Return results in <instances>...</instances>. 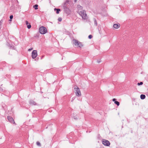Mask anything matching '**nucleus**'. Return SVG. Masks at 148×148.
<instances>
[{
  "label": "nucleus",
  "mask_w": 148,
  "mask_h": 148,
  "mask_svg": "<svg viewBox=\"0 0 148 148\" xmlns=\"http://www.w3.org/2000/svg\"><path fill=\"white\" fill-rule=\"evenodd\" d=\"M26 24L27 25V27L28 28L30 29L31 27V25L27 21H26Z\"/></svg>",
  "instance_id": "9"
},
{
  "label": "nucleus",
  "mask_w": 148,
  "mask_h": 148,
  "mask_svg": "<svg viewBox=\"0 0 148 148\" xmlns=\"http://www.w3.org/2000/svg\"><path fill=\"white\" fill-rule=\"evenodd\" d=\"M114 103L115 104H116L117 106H119V104H120L119 102L117 101H115Z\"/></svg>",
  "instance_id": "13"
},
{
  "label": "nucleus",
  "mask_w": 148,
  "mask_h": 148,
  "mask_svg": "<svg viewBox=\"0 0 148 148\" xmlns=\"http://www.w3.org/2000/svg\"><path fill=\"white\" fill-rule=\"evenodd\" d=\"M74 89L75 91V94L77 96L79 97L81 95V93L79 89L77 86L75 87Z\"/></svg>",
  "instance_id": "4"
},
{
  "label": "nucleus",
  "mask_w": 148,
  "mask_h": 148,
  "mask_svg": "<svg viewBox=\"0 0 148 148\" xmlns=\"http://www.w3.org/2000/svg\"><path fill=\"white\" fill-rule=\"evenodd\" d=\"M73 44L75 45V46H78L79 47H82L83 46L82 43L79 41L77 40L74 39L73 40Z\"/></svg>",
  "instance_id": "2"
},
{
  "label": "nucleus",
  "mask_w": 148,
  "mask_h": 148,
  "mask_svg": "<svg viewBox=\"0 0 148 148\" xmlns=\"http://www.w3.org/2000/svg\"><path fill=\"white\" fill-rule=\"evenodd\" d=\"M103 144L106 146H109L110 145V143L108 140L106 139H103L102 141Z\"/></svg>",
  "instance_id": "5"
},
{
  "label": "nucleus",
  "mask_w": 148,
  "mask_h": 148,
  "mask_svg": "<svg viewBox=\"0 0 148 148\" xmlns=\"http://www.w3.org/2000/svg\"><path fill=\"white\" fill-rule=\"evenodd\" d=\"M33 49V48H30V49H28V51H31L32 50V49Z\"/></svg>",
  "instance_id": "19"
},
{
  "label": "nucleus",
  "mask_w": 148,
  "mask_h": 148,
  "mask_svg": "<svg viewBox=\"0 0 148 148\" xmlns=\"http://www.w3.org/2000/svg\"><path fill=\"white\" fill-rule=\"evenodd\" d=\"M36 144L37 145H38V146H41L40 143L39 142H38V141L37 142H36Z\"/></svg>",
  "instance_id": "14"
},
{
  "label": "nucleus",
  "mask_w": 148,
  "mask_h": 148,
  "mask_svg": "<svg viewBox=\"0 0 148 148\" xmlns=\"http://www.w3.org/2000/svg\"><path fill=\"white\" fill-rule=\"evenodd\" d=\"M62 20V19L60 17L58 18V21H61Z\"/></svg>",
  "instance_id": "17"
},
{
  "label": "nucleus",
  "mask_w": 148,
  "mask_h": 148,
  "mask_svg": "<svg viewBox=\"0 0 148 148\" xmlns=\"http://www.w3.org/2000/svg\"><path fill=\"white\" fill-rule=\"evenodd\" d=\"M78 8V13L81 16L82 18L84 19H87L88 18V17L86 13V12L82 10V7L81 5H79L77 6Z\"/></svg>",
  "instance_id": "1"
},
{
  "label": "nucleus",
  "mask_w": 148,
  "mask_h": 148,
  "mask_svg": "<svg viewBox=\"0 0 148 148\" xmlns=\"http://www.w3.org/2000/svg\"><path fill=\"white\" fill-rule=\"evenodd\" d=\"M92 36L91 35H89V36H88V38H89V39H91V38H92Z\"/></svg>",
  "instance_id": "16"
},
{
  "label": "nucleus",
  "mask_w": 148,
  "mask_h": 148,
  "mask_svg": "<svg viewBox=\"0 0 148 148\" xmlns=\"http://www.w3.org/2000/svg\"><path fill=\"white\" fill-rule=\"evenodd\" d=\"M37 51L36 50H34L32 53V58L33 59H35L37 56Z\"/></svg>",
  "instance_id": "6"
},
{
  "label": "nucleus",
  "mask_w": 148,
  "mask_h": 148,
  "mask_svg": "<svg viewBox=\"0 0 148 148\" xmlns=\"http://www.w3.org/2000/svg\"><path fill=\"white\" fill-rule=\"evenodd\" d=\"M143 84V82H140V83H138V86H139V85H142V84Z\"/></svg>",
  "instance_id": "15"
},
{
  "label": "nucleus",
  "mask_w": 148,
  "mask_h": 148,
  "mask_svg": "<svg viewBox=\"0 0 148 148\" xmlns=\"http://www.w3.org/2000/svg\"><path fill=\"white\" fill-rule=\"evenodd\" d=\"M140 98L142 99H145V96L144 95H141L140 96Z\"/></svg>",
  "instance_id": "11"
},
{
  "label": "nucleus",
  "mask_w": 148,
  "mask_h": 148,
  "mask_svg": "<svg viewBox=\"0 0 148 148\" xmlns=\"http://www.w3.org/2000/svg\"><path fill=\"white\" fill-rule=\"evenodd\" d=\"M8 120L11 123H15L14 120L13 119L11 116H8Z\"/></svg>",
  "instance_id": "7"
},
{
  "label": "nucleus",
  "mask_w": 148,
  "mask_h": 148,
  "mask_svg": "<svg viewBox=\"0 0 148 148\" xmlns=\"http://www.w3.org/2000/svg\"><path fill=\"white\" fill-rule=\"evenodd\" d=\"M54 10L55 11L57 10L56 11V13L58 14L59 13V12L60 11V9H56V8H55L54 9Z\"/></svg>",
  "instance_id": "10"
},
{
  "label": "nucleus",
  "mask_w": 148,
  "mask_h": 148,
  "mask_svg": "<svg viewBox=\"0 0 148 148\" xmlns=\"http://www.w3.org/2000/svg\"><path fill=\"white\" fill-rule=\"evenodd\" d=\"M75 2H76V1L77 0H74Z\"/></svg>",
  "instance_id": "21"
},
{
  "label": "nucleus",
  "mask_w": 148,
  "mask_h": 148,
  "mask_svg": "<svg viewBox=\"0 0 148 148\" xmlns=\"http://www.w3.org/2000/svg\"><path fill=\"white\" fill-rule=\"evenodd\" d=\"M38 5L36 4L34 6V8L35 10H37L38 9Z\"/></svg>",
  "instance_id": "12"
},
{
  "label": "nucleus",
  "mask_w": 148,
  "mask_h": 148,
  "mask_svg": "<svg viewBox=\"0 0 148 148\" xmlns=\"http://www.w3.org/2000/svg\"><path fill=\"white\" fill-rule=\"evenodd\" d=\"M39 32L41 34H44L47 32V29L45 27L42 26L40 27L39 29Z\"/></svg>",
  "instance_id": "3"
},
{
  "label": "nucleus",
  "mask_w": 148,
  "mask_h": 148,
  "mask_svg": "<svg viewBox=\"0 0 148 148\" xmlns=\"http://www.w3.org/2000/svg\"><path fill=\"white\" fill-rule=\"evenodd\" d=\"M113 27L116 29L119 28L120 27V25L119 24H115L113 25Z\"/></svg>",
  "instance_id": "8"
},
{
  "label": "nucleus",
  "mask_w": 148,
  "mask_h": 148,
  "mask_svg": "<svg viewBox=\"0 0 148 148\" xmlns=\"http://www.w3.org/2000/svg\"><path fill=\"white\" fill-rule=\"evenodd\" d=\"M116 99H115V98L113 99H112V101H114V102H115V101H116Z\"/></svg>",
  "instance_id": "20"
},
{
  "label": "nucleus",
  "mask_w": 148,
  "mask_h": 148,
  "mask_svg": "<svg viewBox=\"0 0 148 148\" xmlns=\"http://www.w3.org/2000/svg\"><path fill=\"white\" fill-rule=\"evenodd\" d=\"M13 15H11L10 16V19H12L13 18Z\"/></svg>",
  "instance_id": "18"
}]
</instances>
